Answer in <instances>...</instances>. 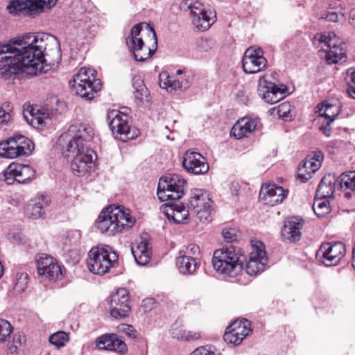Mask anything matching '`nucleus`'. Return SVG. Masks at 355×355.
<instances>
[{
  "label": "nucleus",
  "instance_id": "63",
  "mask_svg": "<svg viewBox=\"0 0 355 355\" xmlns=\"http://www.w3.org/2000/svg\"><path fill=\"white\" fill-rule=\"evenodd\" d=\"M352 265L354 267V268L355 269V244L354 245V248H353Z\"/></svg>",
  "mask_w": 355,
  "mask_h": 355
},
{
  "label": "nucleus",
  "instance_id": "6",
  "mask_svg": "<svg viewBox=\"0 0 355 355\" xmlns=\"http://www.w3.org/2000/svg\"><path fill=\"white\" fill-rule=\"evenodd\" d=\"M155 40L153 47L146 46L141 35L142 24H137L131 29L130 35L126 39V44L130 49L136 61H144L153 55L157 46V35L155 30L148 26Z\"/></svg>",
  "mask_w": 355,
  "mask_h": 355
},
{
  "label": "nucleus",
  "instance_id": "38",
  "mask_svg": "<svg viewBox=\"0 0 355 355\" xmlns=\"http://www.w3.org/2000/svg\"><path fill=\"white\" fill-rule=\"evenodd\" d=\"M320 166L321 164L319 162L307 157L299 168L298 176L302 180H307L311 178V174L318 171Z\"/></svg>",
  "mask_w": 355,
  "mask_h": 355
},
{
  "label": "nucleus",
  "instance_id": "60",
  "mask_svg": "<svg viewBox=\"0 0 355 355\" xmlns=\"http://www.w3.org/2000/svg\"><path fill=\"white\" fill-rule=\"evenodd\" d=\"M323 154L321 151H317L315 152L313 155L310 159H313V160L315 161L316 162H319L320 164H322V160H323Z\"/></svg>",
  "mask_w": 355,
  "mask_h": 355
},
{
  "label": "nucleus",
  "instance_id": "4",
  "mask_svg": "<svg viewBox=\"0 0 355 355\" xmlns=\"http://www.w3.org/2000/svg\"><path fill=\"white\" fill-rule=\"evenodd\" d=\"M76 94L81 98L92 101L101 89V82L96 77V71L82 67L69 82Z\"/></svg>",
  "mask_w": 355,
  "mask_h": 355
},
{
  "label": "nucleus",
  "instance_id": "54",
  "mask_svg": "<svg viewBox=\"0 0 355 355\" xmlns=\"http://www.w3.org/2000/svg\"><path fill=\"white\" fill-rule=\"evenodd\" d=\"M200 253V248L198 247V245H196V244H191L189 245L187 248V251L185 252H182V254H187L186 255H189V256H195V255H197V254H199Z\"/></svg>",
  "mask_w": 355,
  "mask_h": 355
},
{
  "label": "nucleus",
  "instance_id": "46",
  "mask_svg": "<svg viewBox=\"0 0 355 355\" xmlns=\"http://www.w3.org/2000/svg\"><path fill=\"white\" fill-rule=\"evenodd\" d=\"M16 278L17 281L14 289L19 293L24 291L28 283V274L26 272L17 273Z\"/></svg>",
  "mask_w": 355,
  "mask_h": 355
},
{
  "label": "nucleus",
  "instance_id": "42",
  "mask_svg": "<svg viewBox=\"0 0 355 355\" xmlns=\"http://www.w3.org/2000/svg\"><path fill=\"white\" fill-rule=\"evenodd\" d=\"M49 340L52 345L60 348L68 341V335L64 331H58L50 336Z\"/></svg>",
  "mask_w": 355,
  "mask_h": 355
},
{
  "label": "nucleus",
  "instance_id": "58",
  "mask_svg": "<svg viewBox=\"0 0 355 355\" xmlns=\"http://www.w3.org/2000/svg\"><path fill=\"white\" fill-rule=\"evenodd\" d=\"M329 21L336 22L338 21V14L336 12H329L324 17Z\"/></svg>",
  "mask_w": 355,
  "mask_h": 355
},
{
  "label": "nucleus",
  "instance_id": "41",
  "mask_svg": "<svg viewBox=\"0 0 355 355\" xmlns=\"http://www.w3.org/2000/svg\"><path fill=\"white\" fill-rule=\"evenodd\" d=\"M81 234L78 230H71L67 233L64 238V248H68L77 245L80 240Z\"/></svg>",
  "mask_w": 355,
  "mask_h": 355
},
{
  "label": "nucleus",
  "instance_id": "56",
  "mask_svg": "<svg viewBox=\"0 0 355 355\" xmlns=\"http://www.w3.org/2000/svg\"><path fill=\"white\" fill-rule=\"evenodd\" d=\"M200 338V334L198 333L192 332L191 331H187L185 334V337H184V341H190L198 339Z\"/></svg>",
  "mask_w": 355,
  "mask_h": 355
},
{
  "label": "nucleus",
  "instance_id": "62",
  "mask_svg": "<svg viewBox=\"0 0 355 355\" xmlns=\"http://www.w3.org/2000/svg\"><path fill=\"white\" fill-rule=\"evenodd\" d=\"M12 237L13 242L19 243L21 241V235L19 233H14Z\"/></svg>",
  "mask_w": 355,
  "mask_h": 355
},
{
  "label": "nucleus",
  "instance_id": "39",
  "mask_svg": "<svg viewBox=\"0 0 355 355\" xmlns=\"http://www.w3.org/2000/svg\"><path fill=\"white\" fill-rule=\"evenodd\" d=\"M338 181L340 189L345 187V189L355 191V171L342 173L338 178Z\"/></svg>",
  "mask_w": 355,
  "mask_h": 355
},
{
  "label": "nucleus",
  "instance_id": "27",
  "mask_svg": "<svg viewBox=\"0 0 355 355\" xmlns=\"http://www.w3.org/2000/svg\"><path fill=\"white\" fill-rule=\"evenodd\" d=\"M259 125L260 122L258 119L242 118L233 125L230 134L238 139H242L258 129Z\"/></svg>",
  "mask_w": 355,
  "mask_h": 355
},
{
  "label": "nucleus",
  "instance_id": "26",
  "mask_svg": "<svg viewBox=\"0 0 355 355\" xmlns=\"http://www.w3.org/2000/svg\"><path fill=\"white\" fill-rule=\"evenodd\" d=\"M50 199L44 195H37L31 199L25 208L26 216L32 219L42 218L44 214V209L49 205Z\"/></svg>",
  "mask_w": 355,
  "mask_h": 355
},
{
  "label": "nucleus",
  "instance_id": "52",
  "mask_svg": "<svg viewBox=\"0 0 355 355\" xmlns=\"http://www.w3.org/2000/svg\"><path fill=\"white\" fill-rule=\"evenodd\" d=\"M11 120V114L0 107V124L1 125H7Z\"/></svg>",
  "mask_w": 355,
  "mask_h": 355
},
{
  "label": "nucleus",
  "instance_id": "49",
  "mask_svg": "<svg viewBox=\"0 0 355 355\" xmlns=\"http://www.w3.org/2000/svg\"><path fill=\"white\" fill-rule=\"evenodd\" d=\"M51 103L55 104V106L52 105L51 111L53 114H61L66 110V105L63 101L58 100L56 97L51 99Z\"/></svg>",
  "mask_w": 355,
  "mask_h": 355
},
{
  "label": "nucleus",
  "instance_id": "23",
  "mask_svg": "<svg viewBox=\"0 0 355 355\" xmlns=\"http://www.w3.org/2000/svg\"><path fill=\"white\" fill-rule=\"evenodd\" d=\"M85 145L76 140L73 135L68 130L62 134L58 140V146L62 155L67 159H71L77 152L81 150Z\"/></svg>",
  "mask_w": 355,
  "mask_h": 355
},
{
  "label": "nucleus",
  "instance_id": "22",
  "mask_svg": "<svg viewBox=\"0 0 355 355\" xmlns=\"http://www.w3.org/2000/svg\"><path fill=\"white\" fill-rule=\"evenodd\" d=\"M37 268L39 276L55 279L61 274V269L56 260L46 254H42L37 259Z\"/></svg>",
  "mask_w": 355,
  "mask_h": 355
},
{
  "label": "nucleus",
  "instance_id": "45",
  "mask_svg": "<svg viewBox=\"0 0 355 355\" xmlns=\"http://www.w3.org/2000/svg\"><path fill=\"white\" fill-rule=\"evenodd\" d=\"M274 109L277 110V114L279 118L287 120L291 117L290 115L291 105L288 102H284Z\"/></svg>",
  "mask_w": 355,
  "mask_h": 355
},
{
  "label": "nucleus",
  "instance_id": "51",
  "mask_svg": "<svg viewBox=\"0 0 355 355\" xmlns=\"http://www.w3.org/2000/svg\"><path fill=\"white\" fill-rule=\"evenodd\" d=\"M171 335L173 338H177L180 340H184V337H185V334L187 331L182 329H179L173 326L171 328Z\"/></svg>",
  "mask_w": 355,
  "mask_h": 355
},
{
  "label": "nucleus",
  "instance_id": "29",
  "mask_svg": "<svg viewBox=\"0 0 355 355\" xmlns=\"http://www.w3.org/2000/svg\"><path fill=\"white\" fill-rule=\"evenodd\" d=\"M302 227L303 223L300 219L293 218L286 220L281 232L283 239L290 242L299 241L301 238Z\"/></svg>",
  "mask_w": 355,
  "mask_h": 355
},
{
  "label": "nucleus",
  "instance_id": "13",
  "mask_svg": "<svg viewBox=\"0 0 355 355\" xmlns=\"http://www.w3.org/2000/svg\"><path fill=\"white\" fill-rule=\"evenodd\" d=\"M268 257L263 243L255 240L252 241V251L245 266V272L250 276H255L262 272L268 264Z\"/></svg>",
  "mask_w": 355,
  "mask_h": 355
},
{
  "label": "nucleus",
  "instance_id": "37",
  "mask_svg": "<svg viewBox=\"0 0 355 355\" xmlns=\"http://www.w3.org/2000/svg\"><path fill=\"white\" fill-rule=\"evenodd\" d=\"M318 112L321 117L325 118L326 120L334 121L340 112V105L339 103L325 101L322 103L321 107H318Z\"/></svg>",
  "mask_w": 355,
  "mask_h": 355
},
{
  "label": "nucleus",
  "instance_id": "44",
  "mask_svg": "<svg viewBox=\"0 0 355 355\" xmlns=\"http://www.w3.org/2000/svg\"><path fill=\"white\" fill-rule=\"evenodd\" d=\"M12 331L10 322L4 319H0V343L4 342Z\"/></svg>",
  "mask_w": 355,
  "mask_h": 355
},
{
  "label": "nucleus",
  "instance_id": "15",
  "mask_svg": "<svg viewBox=\"0 0 355 355\" xmlns=\"http://www.w3.org/2000/svg\"><path fill=\"white\" fill-rule=\"evenodd\" d=\"M286 90V86L275 85L266 75L261 76L258 81V94L267 103L274 104L283 99Z\"/></svg>",
  "mask_w": 355,
  "mask_h": 355
},
{
  "label": "nucleus",
  "instance_id": "32",
  "mask_svg": "<svg viewBox=\"0 0 355 355\" xmlns=\"http://www.w3.org/2000/svg\"><path fill=\"white\" fill-rule=\"evenodd\" d=\"M134 88V96L136 103L142 107H147L149 105V92L140 76H135L132 78Z\"/></svg>",
  "mask_w": 355,
  "mask_h": 355
},
{
  "label": "nucleus",
  "instance_id": "47",
  "mask_svg": "<svg viewBox=\"0 0 355 355\" xmlns=\"http://www.w3.org/2000/svg\"><path fill=\"white\" fill-rule=\"evenodd\" d=\"M238 231L236 228H224L222 231V235L224 240L227 243L236 241L238 238Z\"/></svg>",
  "mask_w": 355,
  "mask_h": 355
},
{
  "label": "nucleus",
  "instance_id": "59",
  "mask_svg": "<svg viewBox=\"0 0 355 355\" xmlns=\"http://www.w3.org/2000/svg\"><path fill=\"white\" fill-rule=\"evenodd\" d=\"M19 345H21L20 338H14L13 343L10 346H9V349L12 353L15 352L17 351V349L18 348V346Z\"/></svg>",
  "mask_w": 355,
  "mask_h": 355
},
{
  "label": "nucleus",
  "instance_id": "24",
  "mask_svg": "<svg viewBox=\"0 0 355 355\" xmlns=\"http://www.w3.org/2000/svg\"><path fill=\"white\" fill-rule=\"evenodd\" d=\"M288 194V189H284L275 184H268L263 187L260 191V198L270 206L282 202Z\"/></svg>",
  "mask_w": 355,
  "mask_h": 355
},
{
  "label": "nucleus",
  "instance_id": "8",
  "mask_svg": "<svg viewBox=\"0 0 355 355\" xmlns=\"http://www.w3.org/2000/svg\"><path fill=\"white\" fill-rule=\"evenodd\" d=\"M186 181L180 175L170 174L159 180L157 195L161 201L178 200L184 194Z\"/></svg>",
  "mask_w": 355,
  "mask_h": 355
},
{
  "label": "nucleus",
  "instance_id": "34",
  "mask_svg": "<svg viewBox=\"0 0 355 355\" xmlns=\"http://www.w3.org/2000/svg\"><path fill=\"white\" fill-rule=\"evenodd\" d=\"M132 253L138 265H146L151 257V249L148 241L142 240L135 247H132Z\"/></svg>",
  "mask_w": 355,
  "mask_h": 355
},
{
  "label": "nucleus",
  "instance_id": "12",
  "mask_svg": "<svg viewBox=\"0 0 355 355\" xmlns=\"http://www.w3.org/2000/svg\"><path fill=\"white\" fill-rule=\"evenodd\" d=\"M211 200L205 191L199 189L191 191L189 207L199 221L205 223L211 220Z\"/></svg>",
  "mask_w": 355,
  "mask_h": 355
},
{
  "label": "nucleus",
  "instance_id": "48",
  "mask_svg": "<svg viewBox=\"0 0 355 355\" xmlns=\"http://www.w3.org/2000/svg\"><path fill=\"white\" fill-rule=\"evenodd\" d=\"M215 45L214 40L210 38H202L199 42L198 49L199 51L207 52L211 50Z\"/></svg>",
  "mask_w": 355,
  "mask_h": 355
},
{
  "label": "nucleus",
  "instance_id": "11",
  "mask_svg": "<svg viewBox=\"0 0 355 355\" xmlns=\"http://www.w3.org/2000/svg\"><path fill=\"white\" fill-rule=\"evenodd\" d=\"M57 1L58 0H10L6 9L13 15H31L41 12L45 8H52Z\"/></svg>",
  "mask_w": 355,
  "mask_h": 355
},
{
  "label": "nucleus",
  "instance_id": "40",
  "mask_svg": "<svg viewBox=\"0 0 355 355\" xmlns=\"http://www.w3.org/2000/svg\"><path fill=\"white\" fill-rule=\"evenodd\" d=\"M313 209L318 217H323L330 211L329 202L327 199L318 198L314 200Z\"/></svg>",
  "mask_w": 355,
  "mask_h": 355
},
{
  "label": "nucleus",
  "instance_id": "64",
  "mask_svg": "<svg viewBox=\"0 0 355 355\" xmlns=\"http://www.w3.org/2000/svg\"><path fill=\"white\" fill-rule=\"evenodd\" d=\"M35 119L37 120V123L39 124H42L43 123L42 117L38 116V117H36Z\"/></svg>",
  "mask_w": 355,
  "mask_h": 355
},
{
  "label": "nucleus",
  "instance_id": "30",
  "mask_svg": "<svg viewBox=\"0 0 355 355\" xmlns=\"http://www.w3.org/2000/svg\"><path fill=\"white\" fill-rule=\"evenodd\" d=\"M336 185H339L338 178L331 174L324 175L318 187L317 198L327 199L332 197Z\"/></svg>",
  "mask_w": 355,
  "mask_h": 355
},
{
  "label": "nucleus",
  "instance_id": "19",
  "mask_svg": "<svg viewBox=\"0 0 355 355\" xmlns=\"http://www.w3.org/2000/svg\"><path fill=\"white\" fill-rule=\"evenodd\" d=\"M251 331L248 320H236L227 327L223 338L227 344L238 345Z\"/></svg>",
  "mask_w": 355,
  "mask_h": 355
},
{
  "label": "nucleus",
  "instance_id": "10",
  "mask_svg": "<svg viewBox=\"0 0 355 355\" xmlns=\"http://www.w3.org/2000/svg\"><path fill=\"white\" fill-rule=\"evenodd\" d=\"M314 42H318L324 44L327 53L326 59L329 64H336L345 58V51L340 46L341 42L333 32L318 33L314 37Z\"/></svg>",
  "mask_w": 355,
  "mask_h": 355
},
{
  "label": "nucleus",
  "instance_id": "3",
  "mask_svg": "<svg viewBox=\"0 0 355 355\" xmlns=\"http://www.w3.org/2000/svg\"><path fill=\"white\" fill-rule=\"evenodd\" d=\"M135 220L130 216L128 209L119 207H109L99 214L96 222L97 229L101 233L109 236L114 235L125 228H130L135 225Z\"/></svg>",
  "mask_w": 355,
  "mask_h": 355
},
{
  "label": "nucleus",
  "instance_id": "57",
  "mask_svg": "<svg viewBox=\"0 0 355 355\" xmlns=\"http://www.w3.org/2000/svg\"><path fill=\"white\" fill-rule=\"evenodd\" d=\"M332 121L327 120L325 125H322L320 127V130L323 132V133L327 137H330L331 133V128L330 127V124Z\"/></svg>",
  "mask_w": 355,
  "mask_h": 355
},
{
  "label": "nucleus",
  "instance_id": "35",
  "mask_svg": "<svg viewBox=\"0 0 355 355\" xmlns=\"http://www.w3.org/2000/svg\"><path fill=\"white\" fill-rule=\"evenodd\" d=\"M176 265L180 272L184 275L193 274L198 267L195 257L182 254V251L176 259Z\"/></svg>",
  "mask_w": 355,
  "mask_h": 355
},
{
  "label": "nucleus",
  "instance_id": "1",
  "mask_svg": "<svg viewBox=\"0 0 355 355\" xmlns=\"http://www.w3.org/2000/svg\"><path fill=\"white\" fill-rule=\"evenodd\" d=\"M46 46V40L35 35L0 44V78L9 79L20 71L31 75L45 72Z\"/></svg>",
  "mask_w": 355,
  "mask_h": 355
},
{
  "label": "nucleus",
  "instance_id": "5",
  "mask_svg": "<svg viewBox=\"0 0 355 355\" xmlns=\"http://www.w3.org/2000/svg\"><path fill=\"white\" fill-rule=\"evenodd\" d=\"M117 260V254L110 246L97 245L89 251L87 266L91 272L103 275L115 266Z\"/></svg>",
  "mask_w": 355,
  "mask_h": 355
},
{
  "label": "nucleus",
  "instance_id": "50",
  "mask_svg": "<svg viewBox=\"0 0 355 355\" xmlns=\"http://www.w3.org/2000/svg\"><path fill=\"white\" fill-rule=\"evenodd\" d=\"M10 164L4 170L2 178L8 184H12L15 181L17 182V176L15 170L10 171Z\"/></svg>",
  "mask_w": 355,
  "mask_h": 355
},
{
  "label": "nucleus",
  "instance_id": "33",
  "mask_svg": "<svg viewBox=\"0 0 355 355\" xmlns=\"http://www.w3.org/2000/svg\"><path fill=\"white\" fill-rule=\"evenodd\" d=\"M12 170H15L17 182L20 184L28 183L35 177V170L29 165L12 163L9 171Z\"/></svg>",
  "mask_w": 355,
  "mask_h": 355
},
{
  "label": "nucleus",
  "instance_id": "17",
  "mask_svg": "<svg viewBox=\"0 0 355 355\" xmlns=\"http://www.w3.org/2000/svg\"><path fill=\"white\" fill-rule=\"evenodd\" d=\"M267 60L263 50L257 46L247 49L242 59V67L246 73H256L263 71L267 67Z\"/></svg>",
  "mask_w": 355,
  "mask_h": 355
},
{
  "label": "nucleus",
  "instance_id": "55",
  "mask_svg": "<svg viewBox=\"0 0 355 355\" xmlns=\"http://www.w3.org/2000/svg\"><path fill=\"white\" fill-rule=\"evenodd\" d=\"M191 355H214V354L205 347H200L196 349Z\"/></svg>",
  "mask_w": 355,
  "mask_h": 355
},
{
  "label": "nucleus",
  "instance_id": "18",
  "mask_svg": "<svg viewBox=\"0 0 355 355\" xmlns=\"http://www.w3.org/2000/svg\"><path fill=\"white\" fill-rule=\"evenodd\" d=\"M129 293L125 288H119L115 293L110 296V315L116 319L127 318L130 313V306L128 304Z\"/></svg>",
  "mask_w": 355,
  "mask_h": 355
},
{
  "label": "nucleus",
  "instance_id": "9",
  "mask_svg": "<svg viewBox=\"0 0 355 355\" xmlns=\"http://www.w3.org/2000/svg\"><path fill=\"white\" fill-rule=\"evenodd\" d=\"M33 142L23 135H16L0 144V156L14 159L19 156H28L34 150Z\"/></svg>",
  "mask_w": 355,
  "mask_h": 355
},
{
  "label": "nucleus",
  "instance_id": "20",
  "mask_svg": "<svg viewBox=\"0 0 355 355\" xmlns=\"http://www.w3.org/2000/svg\"><path fill=\"white\" fill-rule=\"evenodd\" d=\"M96 158V153L91 148L84 146L71 158V169L77 172L78 175H83L94 166Z\"/></svg>",
  "mask_w": 355,
  "mask_h": 355
},
{
  "label": "nucleus",
  "instance_id": "43",
  "mask_svg": "<svg viewBox=\"0 0 355 355\" xmlns=\"http://www.w3.org/2000/svg\"><path fill=\"white\" fill-rule=\"evenodd\" d=\"M346 82L348 94L355 98V69L354 68H350L347 71Z\"/></svg>",
  "mask_w": 355,
  "mask_h": 355
},
{
  "label": "nucleus",
  "instance_id": "53",
  "mask_svg": "<svg viewBox=\"0 0 355 355\" xmlns=\"http://www.w3.org/2000/svg\"><path fill=\"white\" fill-rule=\"evenodd\" d=\"M122 331L131 338H137V331L132 325H130V324L123 325Z\"/></svg>",
  "mask_w": 355,
  "mask_h": 355
},
{
  "label": "nucleus",
  "instance_id": "2",
  "mask_svg": "<svg viewBox=\"0 0 355 355\" xmlns=\"http://www.w3.org/2000/svg\"><path fill=\"white\" fill-rule=\"evenodd\" d=\"M240 248L234 245H226L214 251L212 264L214 268L225 277H234L242 270L243 261Z\"/></svg>",
  "mask_w": 355,
  "mask_h": 355
},
{
  "label": "nucleus",
  "instance_id": "28",
  "mask_svg": "<svg viewBox=\"0 0 355 355\" xmlns=\"http://www.w3.org/2000/svg\"><path fill=\"white\" fill-rule=\"evenodd\" d=\"M164 212L167 218L175 223H184L189 216L188 208L179 201L166 204Z\"/></svg>",
  "mask_w": 355,
  "mask_h": 355
},
{
  "label": "nucleus",
  "instance_id": "14",
  "mask_svg": "<svg viewBox=\"0 0 355 355\" xmlns=\"http://www.w3.org/2000/svg\"><path fill=\"white\" fill-rule=\"evenodd\" d=\"M184 6L190 10L192 23L195 27L201 31L207 30L215 21V14L211 12L209 15L205 10L203 5L197 0H185Z\"/></svg>",
  "mask_w": 355,
  "mask_h": 355
},
{
  "label": "nucleus",
  "instance_id": "7",
  "mask_svg": "<svg viewBox=\"0 0 355 355\" xmlns=\"http://www.w3.org/2000/svg\"><path fill=\"white\" fill-rule=\"evenodd\" d=\"M107 119L115 139L127 141L136 138L139 133L138 129L130 127L129 116L119 110L108 111Z\"/></svg>",
  "mask_w": 355,
  "mask_h": 355
},
{
  "label": "nucleus",
  "instance_id": "61",
  "mask_svg": "<svg viewBox=\"0 0 355 355\" xmlns=\"http://www.w3.org/2000/svg\"><path fill=\"white\" fill-rule=\"evenodd\" d=\"M349 22L355 26V8L352 9L349 12Z\"/></svg>",
  "mask_w": 355,
  "mask_h": 355
},
{
  "label": "nucleus",
  "instance_id": "31",
  "mask_svg": "<svg viewBox=\"0 0 355 355\" xmlns=\"http://www.w3.org/2000/svg\"><path fill=\"white\" fill-rule=\"evenodd\" d=\"M159 79L160 87L168 92L186 89L189 87V82L187 80H180L170 76L166 71L160 73Z\"/></svg>",
  "mask_w": 355,
  "mask_h": 355
},
{
  "label": "nucleus",
  "instance_id": "16",
  "mask_svg": "<svg viewBox=\"0 0 355 355\" xmlns=\"http://www.w3.org/2000/svg\"><path fill=\"white\" fill-rule=\"evenodd\" d=\"M345 254V246L342 242L326 243L320 245L316 258L327 266L337 265Z\"/></svg>",
  "mask_w": 355,
  "mask_h": 355
},
{
  "label": "nucleus",
  "instance_id": "25",
  "mask_svg": "<svg viewBox=\"0 0 355 355\" xmlns=\"http://www.w3.org/2000/svg\"><path fill=\"white\" fill-rule=\"evenodd\" d=\"M96 347L100 349L115 351L123 353L127 351L124 341L116 334H106L96 340Z\"/></svg>",
  "mask_w": 355,
  "mask_h": 355
},
{
  "label": "nucleus",
  "instance_id": "36",
  "mask_svg": "<svg viewBox=\"0 0 355 355\" xmlns=\"http://www.w3.org/2000/svg\"><path fill=\"white\" fill-rule=\"evenodd\" d=\"M69 130L76 139L80 141V143L83 144L85 146H86V143L91 141L94 135L92 127L83 124L71 125Z\"/></svg>",
  "mask_w": 355,
  "mask_h": 355
},
{
  "label": "nucleus",
  "instance_id": "21",
  "mask_svg": "<svg viewBox=\"0 0 355 355\" xmlns=\"http://www.w3.org/2000/svg\"><path fill=\"white\" fill-rule=\"evenodd\" d=\"M182 166L187 172L194 175L205 174L209 168L207 159L204 156L199 153L191 150L185 153Z\"/></svg>",
  "mask_w": 355,
  "mask_h": 355
}]
</instances>
